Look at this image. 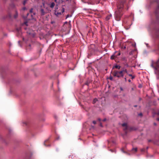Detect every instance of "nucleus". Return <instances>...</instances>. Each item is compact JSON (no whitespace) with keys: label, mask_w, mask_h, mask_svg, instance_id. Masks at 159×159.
<instances>
[{"label":"nucleus","mask_w":159,"mask_h":159,"mask_svg":"<svg viewBox=\"0 0 159 159\" xmlns=\"http://www.w3.org/2000/svg\"><path fill=\"white\" fill-rule=\"evenodd\" d=\"M117 8L118 10L115 12V17L116 20L119 21L123 15L122 10L123 8V5L118 6Z\"/></svg>","instance_id":"f257e3e1"},{"label":"nucleus","mask_w":159,"mask_h":159,"mask_svg":"<svg viewBox=\"0 0 159 159\" xmlns=\"http://www.w3.org/2000/svg\"><path fill=\"white\" fill-rule=\"evenodd\" d=\"M125 73L128 74V72L126 69H124L120 71H114L113 73V75L114 76L120 78L123 77L124 74Z\"/></svg>","instance_id":"f03ea898"},{"label":"nucleus","mask_w":159,"mask_h":159,"mask_svg":"<svg viewBox=\"0 0 159 159\" xmlns=\"http://www.w3.org/2000/svg\"><path fill=\"white\" fill-rule=\"evenodd\" d=\"M2 77L3 79L7 78L9 76V70L6 67L2 68L1 72Z\"/></svg>","instance_id":"7ed1b4c3"},{"label":"nucleus","mask_w":159,"mask_h":159,"mask_svg":"<svg viewBox=\"0 0 159 159\" xmlns=\"http://www.w3.org/2000/svg\"><path fill=\"white\" fill-rule=\"evenodd\" d=\"M61 12H57V11H56L55 12V14L57 16H58L59 15H61L62 13H63L65 11V9L64 8H62L61 9Z\"/></svg>","instance_id":"20e7f679"},{"label":"nucleus","mask_w":159,"mask_h":159,"mask_svg":"<svg viewBox=\"0 0 159 159\" xmlns=\"http://www.w3.org/2000/svg\"><path fill=\"white\" fill-rule=\"evenodd\" d=\"M117 52H115L114 54L111 56V59H114L115 58L117 57V56L115 54V53Z\"/></svg>","instance_id":"39448f33"},{"label":"nucleus","mask_w":159,"mask_h":159,"mask_svg":"<svg viewBox=\"0 0 159 159\" xmlns=\"http://www.w3.org/2000/svg\"><path fill=\"white\" fill-rule=\"evenodd\" d=\"M40 11L41 12V15L42 16H43L45 14V13L43 9H41L40 10Z\"/></svg>","instance_id":"423d86ee"},{"label":"nucleus","mask_w":159,"mask_h":159,"mask_svg":"<svg viewBox=\"0 0 159 159\" xmlns=\"http://www.w3.org/2000/svg\"><path fill=\"white\" fill-rule=\"evenodd\" d=\"M55 4L54 2H52L50 5V7L51 8H53L55 6Z\"/></svg>","instance_id":"0eeeda50"},{"label":"nucleus","mask_w":159,"mask_h":159,"mask_svg":"<svg viewBox=\"0 0 159 159\" xmlns=\"http://www.w3.org/2000/svg\"><path fill=\"white\" fill-rule=\"evenodd\" d=\"M111 15H110L107 16L106 17V19L107 20H108L110 19V18H111Z\"/></svg>","instance_id":"6e6552de"},{"label":"nucleus","mask_w":159,"mask_h":159,"mask_svg":"<svg viewBox=\"0 0 159 159\" xmlns=\"http://www.w3.org/2000/svg\"><path fill=\"white\" fill-rule=\"evenodd\" d=\"M127 74L129 75V76L131 77V78L132 79H134L135 77V76L134 75H133L131 74Z\"/></svg>","instance_id":"1a4fd4ad"},{"label":"nucleus","mask_w":159,"mask_h":159,"mask_svg":"<svg viewBox=\"0 0 159 159\" xmlns=\"http://www.w3.org/2000/svg\"><path fill=\"white\" fill-rule=\"evenodd\" d=\"M122 126L125 127V129H126L127 128V125L126 123H124L122 125Z\"/></svg>","instance_id":"9d476101"},{"label":"nucleus","mask_w":159,"mask_h":159,"mask_svg":"<svg viewBox=\"0 0 159 159\" xmlns=\"http://www.w3.org/2000/svg\"><path fill=\"white\" fill-rule=\"evenodd\" d=\"M115 67L116 68L118 69H120V67L119 66L116 65L115 66Z\"/></svg>","instance_id":"9b49d317"},{"label":"nucleus","mask_w":159,"mask_h":159,"mask_svg":"<svg viewBox=\"0 0 159 159\" xmlns=\"http://www.w3.org/2000/svg\"><path fill=\"white\" fill-rule=\"evenodd\" d=\"M97 101H98V100L96 98H95V99H94V100L93 101V103H95Z\"/></svg>","instance_id":"f8f14e48"},{"label":"nucleus","mask_w":159,"mask_h":159,"mask_svg":"<svg viewBox=\"0 0 159 159\" xmlns=\"http://www.w3.org/2000/svg\"><path fill=\"white\" fill-rule=\"evenodd\" d=\"M132 150L134 151L135 152H136L137 151V148H133Z\"/></svg>","instance_id":"ddd939ff"},{"label":"nucleus","mask_w":159,"mask_h":159,"mask_svg":"<svg viewBox=\"0 0 159 159\" xmlns=\"http://www.w3.org/2000/svg\"><path fill=\"white\" fill-rule=\"evenodd\" d=\"M6 18H8V19L10 18V14L9 13V11H8V15L6 16Z\"/></svg>","instance_id":"4468645a"},{"label":"nucleus","mask_w":159,"mask_h":159,"mask_svg":"<svg viewBox=\"0 0 159 159\" xmlns=\"http://www.w3.org/2000/svg\"><path fill=\"white\" fill-rule=\"evenodd\" d=\"M120 52H118V54L117 55H116V56H117V57L118 56H120Z\"/></svg>","instance_id":"2eb2a0df"},{"label":"nucleus","mask_w":159,"mask_h":159,"mask_svg":"<svg viewBox=\"0 0 159 159\" xmlns=\"http://www.w3.org/2000/svg\"><path fill=\"white\" fill-rule=\"evenodd\" d=\"M54 117L55 119H57V116L56 115H54Z\"/></svg>","instance_id":"dca6fc26"},{"label":"nucleus","mask_w":159,"mask_h":159,"mask_svg":"<svg viewBox=\"0 0 159 159\" xmlns=\"http://www.w3.org/2000/svg\"><path fill=\"white\" fill-rule=\"evenodd\" d=\"M33 8H31V9H30V13H32V12H33Z\"/></svg>","instance_id":"f3484780"},{"label":"nucleus","mask_w":159,"mask_h":159,"mask_svg":"<svg viewBox=\"0 0 159 159\" xmlns=\"http://www.w3.org/2000/svg\"><path fill=\"white\" fill-rule=\"evenodd\" d=\"M17 16H18V14H17V13H16V15H15V16H15V18H16L17 17Z\"/></svg>","instance_id":"a211bd4d"},{"label":"nucleus","mask_w":159,"mask_h":159,"mask_svg":"<svg viewBox=\"0 0 159 159\" xmlns=\"http://www.w3.org/2000/svg\"><path fill=\"white\" fill-rule=\"evenodd\" d=\"M93 123L94 124H95L96 123V122L95 121H93Z\"/></svg>","instance_id":"6ab92c4d"},{"label":"nucleus","mask_w":159,"mask_h":159,"mask_svg":"<svg viewBox=\"0 0 159 159\" xmlns=\"http://www.w3.org/2000/svg\"><path fill=\"white\" fill-rule=\"evenodd\" d=\"M110 79L111 80H112V76H110Z\"/></svg>","instance_id":"aec40b11"},{"label":"nucleus","mask_w":159,"mask_h":159,"mask_svg":"<svg viewBox=\"0 0 159 159\" xmlns=\"http://www.w3.org/2000/svg\"><path fill=\"white\" fill-rule=\"evenodd\" d=\"M27 24V22H25L24 23V24H25L26 26L28 25Z\"/></svg>","instance_id":"412c9836"},{"label":"nucleus","mask_w":159,"mask_h":159,"mask_svg":"<svg viewBox=\"0 0 159 159\" xmlns=\"http://www.w3.org/2000/svg\"><path fill=\"white\" fill-rule=\"evenodd\" d=\"M69 17V15H68L67 16H66V18H67Z\"/></svg>","instance_id":"4be33fe9"},{"label":"nucleus","mask_w":159,"mask_h":159,"mask_svg":"<svg viewBox=\"0 0 159 159\" xmlns=\"http://www.w3.org/2000/svg\"><path fill=\"white\" fill-rule=\"evenodd\" d=\"M3 1L5 2H6L7 1V0H3Z\"/></svg>","instance_id":"5701e85b"},{"label":"nucleus","mask_w":159,"mask_h":159,"mask_svg":"<svg viewBox=\"0 0 159 159\" xmlns=\"http://www.w3.org/2000/svg\"><path fill=\"white\" fill-rule=\"evenodd\" d=\"M100 126H101V127H102V123H101L100 124Z\"/></svg>","instance_id":"b1692460"},{"label":"nucleus","mask_w":159,"mask_h":159,"mask_svg":"<svg viewBox=\"0 0 159 159\" xmlns=\"http://www.w3.org/2000/svg\"><path fill=\"white\" fill-rule=\"evenodd\" d=\"M98 120L99 121H100L101 120L100 118H99L98 119Z\"/></svg>","instance_id":"393cba45"},{"label":"nucleus","mask_w":159,"mask_h":159,"mask_svg":"<svg viewBox=\"0 0 159 159\" xmlns=\"http://www.w3.org/2000/svg\"><path fill=\"white\" fill-rule=\"evenodd\" d=\"M128 81L129 82H131V80H129Z\"/></svg>","instance_id":"a878e982"},{"label":"nucleus","mask_w":159,"mask_h":159,"mask_svg":"<svg viewBox=\"0 0 159 159\" xmlns=\"http://www.w3.org/2000/svg\"><path fill=\"white\" fill-rule=\"evenodd\" d=\"M106 120V119H104V120H103V121H105Z\"/></svg>","instance_id":"bb28decb"},{"label":"nucleus","mask_w":159,"mask_h":159,"mask_svg":"<svg viewBox=\"0 0 159 159\" xmlns=\"http://www.w3.org/2000/svg\"><path fill=\"white\" fill-rule=\"evenodd\" d=\"M125 81H126V77H125Z\"/></svg>","instance_id":"cd10ccee"},{"label":"nucleus","mask_w":159,"mask_h":159,"mask_svg":"<svg viewBox=\"0 0 159 159\" xmlns=\"http://www.w3.org/2000/svg\"><path fill=\"white\" fill-rule=\"evenodd\" d=\"M122 150V152H124V151H123V150L122 149V150Z\"/></svg>","instance_id":"c85d7f7f"},{"label":"nucleus","mask_w":159,"mask_h":159,"mask_svg":"<svg viewBox=\"0 0 159 159\" xmlns=\"http://www.w3.org/2000/svg\"><path fill=\"white\" fill-rule=\"evenodd\" d=\"M157 120L159 121V118L157 119Z\"/></svg>","instance_id":"c756f323"},{"label":"nucleus","mask_w":159,"mask_h":159,"mask_svg":"<svg viewBox=\"0 0 159 159\" xmlns=\"http://www.w3.org/2000/svg\"><path fill=\"white\" fill-rule=\"evenodd\" d=\"M4 36H7V34H4Z\"/></svg>","instance_id":"7c9ffc66"},{"label":"nucleus","mask_w":159,"mask_h":159,"mask_svg":"<svg viewBox=\"0 0 159 159\" xmlns=\"http://www.w3.org/2000/svg\"><path fill=\"white\" fill-rule=\"evenodd\" d=\"M139 115H142V114L141 113L139 114Z\"/></svg>","instance_id":"2f4dec72"},{"label":"nucleus","mask_w":159,"mask_h":159,"mask_svg":"<svg viewBox=\"0 0 159 159\" xmlns=\"http://www.w3.org/2000/svg\"><path fill=\"white\" fill-rule=\"evenodd\" d=\"M25 2H24V4H25Z\"/></svg>","instance_id":"473e14b6"},{"label":"nucleus","mask_w":159,"mask_h":159,"mask_svg":"<svg viewBox=\"0 0 159 159\" xmlns=\"http://www.w3.org/2000/svg\"><path fill=\"white\" fill-rule=\"evenodd\" d=\"M154 124L155 125H156V123H154Z\"/></svg>","instance_id":"72a5a7b5"},{"label":"nucleus","mask_w":159,"mask_h":159,"mask_svg":"<svg viewBox=\"0 0 159 159\" xmlns=\"http://www.w3.org/2000/svg\"><path fill=\"white\" fill-rule=\"evenodd\" d=\"M124 48L125 49V48H126V47H124Z\"/></svg>","instance_id":"f704fd0d"},{"label":"nucleus","mask_w":159,"mask_h":159,"mask_svg":"<svg viewBox=\"0 0 159 159\" xmlns=\"http://www.w3.org/2000/svg\"><path fill=\"white\" fill-rule=\"evenodd\" d=\"M54 1H55V2H56L57 1V0H54Z\"/></svg>","instance_id":"c9c22d12"},{"label":"nucleus","mask_w":159,"mask_h":159,"mask_svg":"<svg viewBox=\"0 0 159 159\" xmlns=\"http://www.w3.org/2000/svg\"><path fill=\"white\" fill-rule=\"evenodd\" d=\"M23 9H24V10H25V8H23Z\"/></svg>","instance_id":"e433bc0d"},{"label":"nucleus","mask_w":159,"mask_h":159,"mask_svg":"<svg viewBox=\"0 0 159 159\" xmlns=\"http://www.w3.org/2000/svg\"><path fill=\"white\" fill-rule=\"evenodd\" d=\"M29 14L28 13H27V15L28 16V15Z\"/></svg>","instance_id":"4c0bfd02"}]
</instances>
